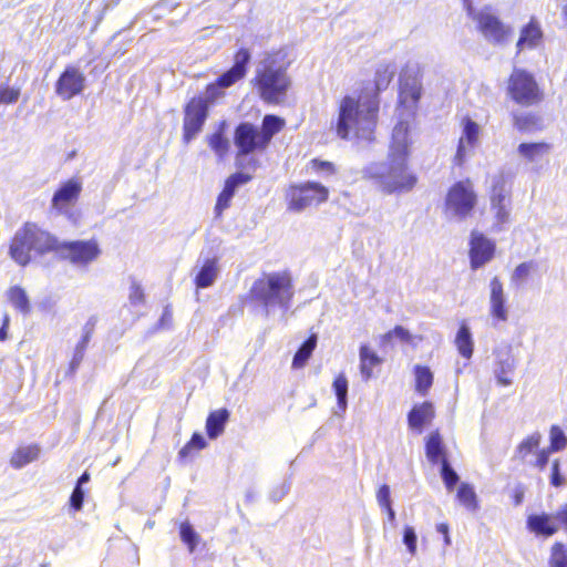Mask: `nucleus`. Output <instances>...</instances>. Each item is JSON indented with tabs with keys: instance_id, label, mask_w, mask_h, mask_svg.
<instances>
[{
	"instance_id": "obj_1",
	"label": "nucleus",
	"mask_w": 567,
	"mask_h": 567,
	"mask_svg": "<svg viewBox=\"0 0 567 567\" xmlns=\"http://www.w3.org/2000/svg\"><path fill=\"white\" fill-rule=\"evenodd\" d=\"M390 64L380 65L373 83L364 82L353 94L344 95L339 103L334 131L341 140L372 143L379 123L380 93L393 80Z\"/></svg>"
},
{
	"instance_id": "obj_2",
	"label": "nucleus",
	"mask_w": 567,
	"mask_h": 567,
	"mask_svg": "<svg viewBox=\"0 0 567 567\" xmlns=\"http://www.w3.org/2000/svg\"><path fill=\"white\" fill-rule=\"evenodd\" d=\"M251 53L239 48L234 53V64L205 87V96H193L183 106L182 141L189 144L204 128L209 104L225 96V90L244 80L248 73Z\"/></svg>"
},
{
	"instance_id": "obj_3",
	"label": "nucleus",
	"mask_w": 567,
	"mask_h": 567,
	"mask_svg": "<svg viewBox=\"0 0 567 567\" xmlns=\"http://www.w3.org/2000/svg\"><path fill=\"white\" fill-rule=\"evenodd\" d=\"M409 124L400 122L393 131V142L389 153V165L373 163L362 171V178L373 184L384 194L409 192L417 183L415 174L408 172L410 146Z\"/></svg>"
},
{
	"instance_id": "obj_4",
	"label": "nucleus",
	"mask_w": 567,
	"mask_h": 567,
	"mask_svg": "<svg viewBox=\"0 0 567 567\" xmlns=\"http://www.w3.org/2000/svg\"><path fill=\"white\" fill-rule=\"evenodd\" d=\"M289 65L286 54L281 52H271L261 61L250 85L264 103L279 105L286 101L292 83L288 73Z\"/></svg>"
},
{
	"instance_id": "obj_5",
	"label": "nucleus",
	"mask_w": 567,
	"mask_h": 567,
	"mask_svg": "<svg viewBox=\"0 0 567 567\" xmlns=\"http://www.w3.org/2000/svg\"><path fill=\"white\" fill-rule=\"evenodd\" d=\"M56 236L38 223L25 221L9 240L8 255L20 267L25 268L35 257L54 254Z\"/></svg>"
},
{
	"instance_id": "obj_6",
	"label": "nucleus",
	"mask_w": 567,
	"mask_h": 567,
	"mask_svg": "<svg viewBox=\"0 0 567 567\" xmlns=\"http://www.w3.org/2000/svg\"><path fill=\"white\" fill-rule=\"evenodd\" d=\"M286 127V120L275 114L262 117L260 128L250 122H241L234 130L237 156L265 152L272 137Z\"/></svg>"
},
{
	"instance_id": "obj_7",
	"label": "nucleus",
	"mask_w": 567,
	"mask_h": 567,
	"mask_svg": "<svg viewBox=\"0 0 567 567\" xmlns=\"http://www.w3.org/2000/svg\"><path fill=\"white\" fill-rule=\"evenodd\" d=\"M249 295L264 307L288 308L295 295L292 277L287 270L264 274L252 284Z\"/></svg>"
},
{
	"instance_id": "obj_8",
	"label": "nucleus",
	"mask_w": 567,
	"mask_h": 567,
	"mask_svg": "<svg viewBox=\"0 0 567 567\" xmlns=\"http://www.w3.org/2000/svg\"><path fill=\"white\" fill-rule=\"evenodd\" d=\"M542 434L534 432L523 439L516 446L514 460L520 464H525L530 454L535 455V460L529 465L538 471H544L548 464L551 453L560 452L567 446V437L558 425H551L549 429V445L540 449Z\"/></svg>"
},
{
	"instance_id": "obj_9",
	"label": "nucleus",
	"mask_w": 567,
	"mask_h": 567,
	"mask_svg": "<svg viewBox=\"0 0 567 567\" xmlns=\"http://www.w3.org/2000/svg\"><path fill=\"white\" fill-rule=\"evenodd\" d=\"M505 93L509 101L522 107L542 104L545 92L535 74L524 68L514 66L505 81Z\"/></svg>"
},
{
	"instance_id": "obj_10",
	"label": "nucleus",
	"mask_w": 567,
	"mask_h": 567,
	"mask_svg": "<svg viewBox=\"0 0 567 567\" xmlns=\"http://www.w3.org/2000/svg\"><path fill=\"white\" fill-rule=\"evenodd\" d=\"M329 188L317 181L290 183L284 190V200L289 213H302L328 202Z\"/></svg>"
},
{
	"instance_id": "obj_11",
	"label": "nucleus",
	"mask_w": 567,
	"mask_h": 567,
	"mask_svg": "<svg viewBox=\"0 0 567 567\" xmlns=\"http://www.w3.org/2000/svg\"><path fill=\"white\" fill-rule=\"evenodd\" d=\"M477 205L478 194L473 181L466 177L454 182L447 188L443 209L446 215L464 220L474 215Z\"/></svg>"
},
{
	"instance_id": "obj_12",
	"label": "nucleus",
	"mask_w": 567,
	"mask_h": 567,
	"mask_svg": "<svg viewBox=\"0 0 567 567\" xmlns=\"http://www.w3.org/2000/svg\"><path fill=\"white\" fill-rule=\"evenodd\" d=\"M468 16L476 23L478 32L494 44H505L513 35L512 27L505 24L501 18L495 14L489 7L475 11L471 3L466 7Z\"/></svg>"
},
{
	"instance_id": "obj_13",
	"label": "nucleus",
	"mask_w": 567,
	"mask_h": 567,
	"mask_svg": "<svg viewBox=\"0 0 567 567\" xmlns=\"http://www.w3.org/2000/svg\"><path fill=\"white\" fill-rule=\"evenodd\" d=\"M54 255L61 260H66L74 266L86 267L101 255L96 239L89 240H60L56 237Z\"/></svg>"
},
{
	"instance_id": "obj_14",
	"label": "nucleus",
	"mask_w": 567,
	"mask_h": 567,
	"mask_svg": "<svg viewBox=\"0 0 567 567\" xmlns=\"http://www.w3.org/2000/svg\"><path fill=\"white\" fill-rule=\"evenodd\" d=\"M82 188V182L78 177L61 183L52 196L51 209L58 214H68L79 202Z\"/></svg>"
},
{
	"instance_id": "obj_15",
	"label": "nucleus",
	"mask_w": 567,
	"mask_h": 567,
	"mask_svg": "<svg viewBox=\"0 0 567 567\" xmlns=\"http://www.w3.org/2000/svg\"><path fill=\"white\" fill-rule=\"evenodd\" d=\"M468 246L470 265L473 270L480 269L495 257V243L480 231L471 233Z\"/></svg>"
},
{
	"instance_id": "obj_16",
	"label": "nucleus",
	"mask_w": 567,
	"mask_h": 567,
	"mask_svg": "<svg viewBox=\"0 0 567 567\" xmlns=\"http://www.w3.org/2000/svg\"><path fill=\"white\" fill-rule=\"evenodd\" d=\"M85 86L84 74L74 65H68L59 75L54 90L56 95L68 101L82 93Z\"/></svg>"
},
{
	"instance_id": "obj_17",
	"label": "nucleus",
	"mask_w": 567,
	"mask_h": 567,
	"mask_svg": "<svg viewBox=\"0 0 567 567\" xmlns=\"http://www.w3.org/2000/svg\"><path fill=\"white\" fill-rule=\"evenodd\" d=\"M489 316L494 323L508 320V307L502 280L495 276L489 281Z\"/></svg>"
},
{
	"instance_id": "obj_18",
	"label": "nucleus",
	"mask_w": 567,
	"mask_h": 567,
	"mask_svg": "<svg viewBox=\"0 0 567 567\" xmlns=\"http://www.w3.org/2000/svg\"><path fill=\"white\" fill-rule=\"evenodd\" d=\"M435 417V408L432 402L424 401L415 404L408 413V424L411 430L421 433L424 426L432 423Z\"/></svg>"
},
{
	"instance_id": "obj_19",
	"label": "nucleus",
	"mask_w": 567,
	"mask_h": 567,
	"mask_svg": "<svg viewBox=\"0 0 567 567\" xmlns=\"http://www.w3.org/2000/svg\"><path fill=\"white\" fill-rule=\"evenodd\" d=\"M480 126L476 122L470 117L463 118V135L458 141L457 150L455 154V162L457 165H462L465 159V146L474 147L478 142Z\"/></svg>"
},
{
	"instance_id": "obj_20",
	"label": "nucleus",
	"mask_w": 567,
	"mask_h": 567,
	"mask_svg": "<svg viewBox=\"0 0 567 567\" xmlns=\"http://www.w3.org/2000/svg\"><path fill=\"white\" fill-rule=\"evenodd\" d=\"M543 39V30L539 22L532 18L520 30L519 38L516 43L517 53L525 49H534Z\"/></svg>"
},
{
	"instance_id": "obj_21",
	"label": "nucleus",
	"mask_w": 567,
	"mask_h": 567,
	"mask_svg": "<svg viewBox=\"0 0 567 567\" xmlns=\"http://www.w3.org/2000/svg\"><path fill=\"white\" fill-rule=\"evenodd\" d=\"M553 150V145L548 142H523L517 146V153L526 162L533 163L540 161L547 156Z\"/></svg>"
},
{
	"instance_id": "obj_22",
	"label": "nucleus",
	"mask_w": 567,
	"mask_h": 567,
	"mask_svg": "<svg viewBox=\"0 0 567 567\" xmlns=\"http://www.w3.org/2000/svg\"><path fill=\"white\" fill-rule=\"evenodd\" d=\"M229 417L230 412L226 408L210 411L205 423L207 436L212 440L220 436L225 431Z\"/></svg>"
},
{
	"instance_id": "obj_23",
	"label": "nucleus",
	"mask_w": 567,
	"mask_h": 567,
	"mask_svg": "<svg viewBox=\"0 0 567 567\" xmlns=\"http://www.w3.org/2000/svg\"><path fill=\"white\" fill-rule=\"evenodd\" d=\"M527 528L535 535L543 537H550L558 530L553 517L544 513L529 515L527 517Z\"/></svg>"
},
{
	"instance_id": "obj_24",
	"label": "nucleus",
	"mask_w": 567,
	"mask_h": 567,
	"mask_svg": "<svg viewBox=\"0 0 567 567\" xmlns=\"http://www.w3.org/2000/svg\"><path fill=\"white\" fill-rule=\"evenodd\" d=\"M514 127L520 133L537 132L544 128L543 117L536 112L513 113Z\"/></svg>"
},
{
	"instance_id": "obj_25",
	"label": "nucleus",
	"mask_w": 567,
	"mask_h": 567,
	"mask_svg": "<svg viewBox=\"0 0 567 567\" xmlns=\"http://www.w3.org/2000/svg\"><path fill=\"white\" fill-rule=\"evenodd\" d=\"M40 446L39 444H30L18 446L11 454L10 465L16 468H22L25 465L37 461L40 456Z\"/></svg>"
},
{
	"instance_id": "obj_26",
	"label": "nucleus",
	"mask_w": 567,
	"mask_h": 567,
	"mask_svg": "<svg viewBox=\"0 0 567 567\" xmlns=\"http://www.w3.org/2000/svg\"><path fill=\"white\" fill-rule=\"evenodd\" d=\"M425 455L430 463H442L447 460L443 439L439 430L432 431L425 441Z\"/></svg>"
},
{
	"instance_id": "obj_27",
	"label": "nucleus",
	"mask_w": 567,
	"mask_h": 567,
	"mask_svg": "<svg viewBox=\"0 0 567 567\" xmlns=\"http://www.w3.org/2000/svg\"><path fill=\"white\" fill-rule=\"evenodd\" d=\"M360 373L363 380L368 381L373 375V369L382 363V358L378 355L369 346L362 344L359 349Z\"/></svg>"
},
{
	"instance_id": "obj_28",
	"label": "nucleus",
	"mask_w": 567,
	"mask_h": 567,
	"mask_svg": "<svg viewBox=\"0 0 567 567\" xmlns=\"http://www.w3.org/2000/svg\"><path fill=\"white\" fill-rule=\"evenodd\" d=\"M207 144L219 158H224L228 154L230 144L225 133V123H221L215 132L207 136Z\"/></svg>"
},
{
	"instance_id": "obj_29",
	"label": "nucleus",
	"mask_w": 567,
	"mask_h": 567,
	"mask_svg": "<svg viewBox=\"0 0 567 567\" xmlns=\"http://www.w3.org/2000/svg\"><path fill=\"white\" fill-rule=\"evenodd\" d=\"M218 272V261L216 258L206 259L194 279L197 288H207L213 285Z\"/></svg>"
},
{
	"instance_id": "obj_30",
	"label": "nucleus",
	"mask_w": 567,
	"mask_h": 567,
	"mask_svg": "<svg viewBox=\"0 0 567 567\" xmlns=\"http://www.w3.org/2000/svg\"><path fill=\"white\" fill-rule=\"evenodd\" d=\"M8 301L12 307L23 315L31 312V303L27 291L21 286H12L7 290Z\"/></svg>"
},
{
	"instance_id": "obj_31",
	"label": "nucleus",
	"mask_w": 567,
	"mask_h": 567,
	"mask_svg": "<svg viewBox=\"0 0 567 567\" xmlns=\"http://www.w3.org/2000/svg\"><path fill=\"white\" fill-rule=\"evenodd\" d=\"M413 373L415 379V391L422 396L426 395L430 389L432 388L434 381V377L431 369L427 365L416 364L413 368Z\"/></svg>"
},
{
	"instance_id": "obj_32",
	"label": "nucleus",
	"mask_w": 567,
	"mask_h": 567,
	"mask_svg": "<svg viewBox=\"0 0 567 567\" xmlns=\"http://www.w3.org/2000/svg\"><path fill=\"white\" fill-rule=\"evenodd\" d=\"M317 334L311 333L306 339V341L299 347L292 359L291 365L293 369H301L307 364L308 360L310 359L312 352L317 347Z\"/></svg>"
},
{
	"instance_id": "obj_33",
	"label": "nucleus",
	"mask_w": 567,
	"mask_h": 567,
	"mask_svg": "<svg viewBox=\"0 0 567 567\" xmlns=\"http://www.w3.org/2000/svg\"><path fill=\"white\" fill-rule=\"evenodd\" d=\"M458 353L464 359H471L474 351V343L471 331L465 323H462L457 330L454 341Z\"/></svg>"
},
{
	"instance_id": "obj_34",
	"label": "nucleus",
	"mask_w": 567,
	"mask_h": 567,
	"mask_svg": "<svg viewBox=\"0 0 567 567\" xmlns=\"http://www.w3.org/2000/svg\"><path fill=\"white\" fill-rule=\"evenodd\" d=\"M96 324V318H90L83 327V333L81 340L75 347L74 358L72 367L75 368L84 357V352L89 346V342L94 333Z\"/></svg>"
},
{
	"instance_id": "obj_35",
	"label": "nucleus",
	"mask_w": 567,
	"mask_h": 567,
	"mask_svg": "<svg viewBox=\"0 0 567 567\" xmlns=\"http://www.w3.org/2000/svg\"><path fill=\"white\" fill-rule=\"evenodd\" d=\"M515 368V359L509 353L499 354L496 368V378L499 384L508 385L512 383L511 374Z\"/></svg>"
},
{
	"instance_id": "obj_36",
	"label": "nucleus",
	"mask_w": 567,
	"mask_h": 567,
	"mask_svg": "<svg viewBox=\"0 0 567 567\" xmlns=\"http://www.w3.org/2000/svg\"><path fill=\"white\" fill-rule=\"evenodd\" d=\"M509 195L506 188V179L503 176H497L493 179L491 188V207L495 208L498 206L506 205L507 197Z\"/></svg>"
},
{
	"instance_id": "obj_37",
	"label": "nucleus",
	"mask_w": 567,
	"mask_h": 567,
	"mask_svg": "<svg viewBox=\"0 0 567 567\" xmlns=\"http://www.w3.org/2000/svg\"><path fill=\"white\" fill-rule=\"evenodd\" d=\"M306 169L310 174L323 177L333 176L338 173L337 165L333 162L318 157L311 158L307 163Z\"/></svg>"
},
{
	"instance_id": "obj_38",
	"label": "nucleus",
	"mask_w": 567,
	"mask_h": 567,
	"mask_svg": "<svg viewBox=\"0 0 567 567\" xmlns=\"http://www.w3.org/2000/svg\"><path fill=\"white\" fill-rule=\"evenodd\" d=\"M206 446L207 442L204 436L198 432H194L189 441H187L185 445L179 450L178 458L181 461H185L186 458L193 456L195 453L204 450Z\"/></svg>"
},
{
	"instance_id": "obj_39",
	"label": "nucleus",
	"mask_w": 567,
	"mask_h": 567,
	"mask_svg": "<svg viewBox=\"0 0 567 567\" xmlns=\"http://www.w3.org/2000/svg\"><path fill=\"white\" fill-rule=\"evenodd\" d=\"M179 537L181 540L187 546L189 553H194L199 543V535L189 522H183L179 525Z\"/></svg>"
},
{
	"instance_id": "obj_40",
	"label": "nucleus",
	"mask_w": 567,
	"mask_h": 567,
	"mask_svg": "<svg viewBox=\"0 0 567 567\" xmlns=\"http://www.w3.org/2000/svg\"><path fill=\"white\" fill-rule=\"evenodd\" d=\"M333 390L337 395L338 405L341 409L347 406L348 380L344 373H339L333 380Z\"/></svg>"
},
{
	"instance_id": "obj_41",
	"label": "nucleus",
	"mask_w": 567,
	"mask_h": 567,
	"mask_svg": "<svg viewBox=\"0 0 567 567\" xmlns=\"http://www.w3.org/2000/svg\"><path fill=\"white\" fill-rule=\"evenodd\" d=\"M441 476L449 493L453 492L458 483L457 473L451 467L447 460L441 463Z\"/></svg>"
},
{
	"instance_id": "obj_42",
	"label": "nucleus",
	"mask_w": 567,
	"mask_h": 567,
	"mask_svg": "<svg viewBox=\"0 0 567 567\" xmlns=\"http://www.w3.org/2000/svg\"><path fill=\"white\" fill-rule=\"evenodd\" d=\"M550 567H567V549L561 543H555L551 547L549 560Z\"/></svg>"
},
{
	"instance_id": "obj_43",
	"label": "nucleus",
	"mask_w": 567,
	"mask_h": 567,
	"mask_svg": "<svg viewBox=\"0 0 567 567\" xmlns=\"http://www.w3.org/2000/svg\"><path fill=\"white\" fill-rule=\"evenodd\" d=\"M401 99L403 102H410L414 105H416L421 99L422 95V86L420 83H413L411 85L405 84L401 89Z\"/></svg>"
},
{
	"instance_id": "obj_44",
	"label": "nucleus",
	"mask_w": 567,
	"mask_h": 567,
	"mask_svg": "<svg viewBox=\"0 0 567 567\" xmlns=\"http://www.w3.org/2000/svg\"><path fill=\"white\" fill-rule=\"evenodd\" d=\"M251 181V175L245 173H234L225 181L224 189L228 190L231 194H235V190L238 186L244 185Z\"/></svg>"
},
{
	"instance_id": "obj_45",
	"label": "nucleus",
	"mask_w": 567,
	"mask_h": 567,
	"mask_svg": "<svg viewBox=\"0 0 567 567\" xmlns=\"http://www.w3.org/2000/svg\"><path fill=\"white\" fill-rule=\"evenodd\" d=\"M393 337L399 338L401 341L410 343L412 342V334L402 326H395L392 330L385 332L381 339L383 342L390 341Z\"/></svg>"
},
{
	"instance_id": "obj_46",
	"label": "nucleus",
	"mask_w": 567,
	"mask_h": 567,
	"mask_svg": "<svg viewBox=\"0 0 567 567\" xmlns=\"http://www.w3.org/2000/svg\"><path fill=\"white\" fill-rule=\"evenodd\" d=\"M534 262L533 261H526V262H522L519 264L513 275H512V281L515 282V284H518L523 280H525L526 278H528V276L530 275V271L533 270L534 268Z\"/></svg>"
},
{
	"instance_id": "obj_47",
	"label": "nucleus",
	"mask_w": 567,
	"mask_h": 567,
	"mask_svg": "<svg viewBox=\"0 0 567 567\" xmlns=\"http://www.w3.org/2000/svg\"><path fill=\"white\" fill-rule=\"evenodd\" d=\"M403 544L411 555L416 553L417 536L412 526H405L403 530Z\"/></svg>"
},
{
	"instance_id": "obj_48",
	"label": "nucleus",
	"mask_w": 567,
	"mask_h": 567,
	"mask_svg": "<svg viewBox=\"0 0 567 567\" xmlns=\"http://www.w3.org/2000/svg\"><path fill=\"white\" fill-rule=\"evenodd\" d=\"M549 482H550V485H553L555 487L564 486L566 483V478L560 473V462L558 458H556L551 462Z\"/></svg>"
},
{
	"instance_id": "obj_49",
	"label": "nucleus",
	"mask_w": 567,
	"mask_h": 567,
	"mask_svg": "<svg viewBox=\"0 0 567 567\" xmlns=\"http://www.w3.org/2000/svg\"><path fill=\"white\" fill-rule=\"evenodd\" d=\"M20 89L18 87H0V104H12L18 101Z\"/></svg>"
},
{
	"instance_id": "obj_50",
	"label": "nucleus",
	"mask_w": 567,
	"mask_h": 567,
	"mask_svg": "<svg viewBox=\"0 0 567 567\" xmlns=\"http://www.w3.org/2000/svg\"><path fill=\"white\" fill-rule=\"evenodd\" d=\"M234 194L229 193L226 189H221L219 193L216 205H215V213L216 216H220L225 209H227L230 206V200L233 198Z\"/></svg>"
},
{
	"instance_id": "obj_51",
	"label": "nucleus",
	"mask_w": 567,
	"mask_h": 567,
	"mask_svg": "<svg viewBox=\"0 0 567 567\" xmlns=\"http://www.w3.org/2000/svg\"><path fill=\"white\" fill-rule=\"evenodd\" d=\"M128 298L133 305H140L144 302L145 295L141 285L134 281L131 284Z\"/></svg>"
},
{
	"instance_id": "obj_52",
	"label": "nucleus",
	"mask_w": 567,
	"mask_h": 567,
	"mask_svg": "<svg viewBox=\"0 0 567 567\" xmlns=\"http://www.w3.org/2000/svg\"><path fill=\"white\" fill-rule=\"evenodd\" d=\"M378 501H379V506H380L381 511L386 513L388 522L393 527H395V525H396L395 524V512L392 507L391 498H378Z\"/></svg>"
},
{
	"instance_id": "obj_53",
	"label": "nucleus",
	"mask_w": 567,
	"mask_h": 567,
	"mask_svg": "<svg viewBox=\"0 0 567 567\" xmlns=\"http://www.w3.org/2000/svg\"><path fill=\"white\" fill-rule=\"evenodd\" d=\"M90 474L84 472L78 480L76 485L70 496H85L89 493V489H85L84 484L89 483Z\"/></svg>"
},
{
	"instance_id": "obj_54",
	"label": "nucleus",
	"mask_w": 567,
	"mask_h": 567,
	"mask_svg": "<svg viewBox=\"0 0 567 567\" xmlns=\"http://www.w3.org/2000/svg\"><path fill=\"white\" fill-rule=\"evenodd\" d=\"M458 505L471 513H475L480 505L477 498H457Z\"/></svg>"
},
{
	"instance_id": "obj_55",
	"label": "nucleus",
	"mask_w": 567,
	"mask_h": 567,
	"mask_svg": "<svg viewBox=\"0 0 567 567\" xmlns=\"http://www.w3.org/2000/svg\"><path fill=\"white\" fill-rule=\"evenodd\" d=\"M436 532L443 535L444 546L449 547L452 544L450 537V527L446 523H440L436 525Z\"/></svg>"
},
{
	"instance_id": "obj_56",
	"label": "nucleus",
	"mask_w": 567,
	"mask_h": 567,
	"mask_svg": "<svg viewBox=\"0 0 567 567\" xmlns=\"http://www.w3.org/2000/svg\"><path fill=\"white\" fill-rule=\"evenodd\" d=\"M492 209L495 210V218L498 224H504L508 220V210L506 205L498 206Z\"/></svg>"
},
{
	"instance_id": "obj_57",
	"label": "nucleus",
	"mask_w": 567,
	"mask_h": 567,
	"mask_svg": "<svg viewBox=\"0 0 567 567\" xmlns=\"http://www.w3.org/2000/svg\"><path fill=\"white\" fill-rule=\"evenodd\" d=\"M456 496H475L474 487L468 483H462L458 486Z\"/></svg>"
},
{
	"instance_id": "obj_58",
	"label": "nucleus",
	"mask_w": 567,
	"mask_h": 567,
	"mask_svg": "<svg viewBox=\"0 0 567 567\" xmlns=\"http://www.w3.org/2000/svg\"><path fill=\"white\" fill-rule=\"evenodd\" d=\"M9 324H10V318L6 313L2 317V323H1V327H0V341L1 342L6 341L8 339V328H9Z\"/></svg>"
},
{
	"instance_id": "obj_59",
	"label": "nucleus",
	"mask_w": 567,
	"mask_h": 567,
	"mask_svg": "<svg viewBox=\"0 0 567 567\" xmlns=\"http://www.w3.org/2000/svg\"><path fill=\"white\" fill-rule=\"evenodd\" d=\"M84 498H69V514H74L82 509Z\"/></svg>"
},
{
	"instance_id": "obj_60",
	"label": "nucleus",
	"mask_w": 567,
	"mask_h": 567,
	"mask_svg": "<svg viewBox=\"0 0 567 567\" xmlns=\"http://www.w3.org/2000/svg\"><path fill=\"white\" fill-rule=\"evenodd\" d=\"M555 518L558 519L559 522H561L564 525L567 526V507L563 508L559 512H557Z\"/></svg>"
},
{
	"instance_id": "obj_61",
	"label": "nucleus",
	"mask_w": 567,
	"mask_h": 567,
	"mask_svg": "<svg viewBox=\"0 0 567 567\" xmlns=\"http://www.w3.org/2000/svg\"><path fill=\"white\" fill-rule=\"evenodd\" d=\"M377 496H390V487L388 485L380 486Z\"/></svg>"
},
{
	"instance_id": "obj_62",
	"label": "nucleus",
	"mask_w": 567,
	"mask_h": 567,
	"mask_svg": "<svg viewBox=\"0 0 567 567\" xmlns=\"http://www.w3.org/2000/svg\"><path fill=\"white\" fill-rule=\"evenodd\" d=\"M171 319H172V311L169 309H165L162 315V318H161V323L169 322Z\"/></svg>"
},
{
	"instance_id": "obj_63",
	"label": "nucleus",
	"mask_w": 567,
	"mask_h": 567,
	"mask_svg": "<svg viewBox=\"0 0 567 567\" xmlns=\"http://www.w3.org/2000/svg\"><path fill=\"white\" fill-rule=\"evenodd\" d=\"M515 499H516L515 505H519V504H520L522 498H520V497H517V498H515Z\"/></svg>"
}]
</instances>
